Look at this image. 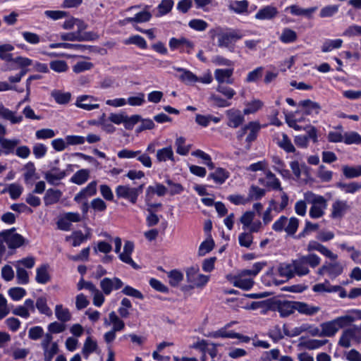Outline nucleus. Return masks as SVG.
Segmentation results:
<instances>
[{
  "mask_svg": "<svg viewBox=\"0 0 361 361\" xmlns=\"http://www.w3.org/2000/svg\"><path fill=\"white\" fill-rule=\"evenodd\" d=\"M278 14V10L276 7L266 6L258 11L255 14V18L258 20H271Z\"/></svg>",
  "mask_w": 361,
  "mask_h": 361,
  "instance_id": "14",
  "label": "nucleus"
},
{
  "mask_svg": "<svg viewBox=\"0 0 361 361\" xmlns=\"http://www.w3.org/2000/svg\"><path fill=\"white\" fill-rule=\"evenodd\" d=\"M61 194L59 190L48 189L44 197V204L50 205L56 203L61 198Z\"/></svg>",
  "mask_w": 361,
  "mask_h": 361,
  "instance_id": "25",
  "label": "nucleus"
},
{
  "mask_svg": "<svg viewBox=\"0 0 361 361\" xmlns=\"http://www.w3.org/2000/svg\"><path fill=\"white\" fill-rule=\"evenodd\" d=\"M307 250L308 252H311L313 250H317L322 255H324L325 257L331 259H337V255L334 254L331 250H329L327 247L322 245L321 243L315 241V240H310L307 245Z\"/></svg>",
  "mask_w": 361,
  "mask_h": 361,
  "instance_id": "11",
  "label": "nucleus"
},
{
  "mask_svg": "<svg viewBox=\"0 0 361 361\" xmlns=\"http://www.w3.org/2000/svg\"><path fill=\"white\" fill-rule=\"evenodd\" d=\"M0 59L6 62L2 67L4 71L17 70L18 66H29L32 63L31 59L26 57L13 58V54L6 52L1 48H0Z\"/></svg>",
  "mask_w": 361,
  "mask_h": 361,
  "instance_id": "3",
  "label": "nucleus"
},
{
  "mask_svg": "<svg viewBox=\"0 0 361 361\" xmlns=\"http://www.w3.org/2000/svg\"><path fill=\"white\" fill-rule=\"evenodd\" d=\"M214 245H215L214 241L212 239L211 234H209V238L207 240H205L204 241H203L199 247V250H198L199 256H204L207 253H209V252H211L213 250V248L214 247Z\"/></svg>",
  "mask_w": 361,
  "mask_h": 361,
  "instance_id": "32",
  "label": "nucleus"
},
{
  "mask_svg": "<svg viewBox=\"0 0 361 361\" xmlns=\"http://www.w3.org/2000/svg\"><path fill=\"white\" fill-rule=\"evenodd\" d=\"M16 278L17 283L18 284L25 285L29 283V275L27 271L18 265L16 267Z\"/></svg>",
  "mask_w": 361,
  "mask_h": 361,
  "instance_id": "54",
  "label": "nucleus"
},
{
  "mask_svg": "<svg viewBox=\"0 0 361 361\" xmlns=\"http://www.w3.org/2000/svg\"><path fill=\"white\" fill-rule=\"evenodd\" d=\"M73 239V246L78 247L81 243L87 240V236H83V233L81 231H74L71 236L66 237V240Z\"/></svg>",
  "mask_w": 361,
  "mask_h": 361,
  "instance_id": "55",
  "label": "nucleus"
},
{
  "mask_svg": "<svg viewBox=\"0 0 361 361\" xmlns=\"http://www.w3.org/2000/svg\"><path fill=\"white\" fill-rule=\"evenodd\" d=\"M228 118L227 126L232 128H237L240 126L244 121V115L237 109H230L226 111Z\"/></svg>",
  "mask_w": 361,
  "mask_h": 361,
  "instance_id": "8",
  "label": "nucleus"
},
{
  "mask_svg": "<svg viewBox=\"0 0 361 361\" xmlns=\"http://www.w3.org/2000/svg\"><path fill=\"white\" fill-rule=\"evenodd\" d=\"M89 176V170L80 169L71 177V181L77 185H82L88 180Z\"/></svg>",
  "mask_w": 361,
  "mask_h": 361,
  "instance_id": "31",
  "label": "nucleus"
},
{
  "mask_svg": "<svg viewBox=\"0 0 361 361\" xmlns=\"http://www.w3.org/2000/svg\"><path fill=\"white\" fill-rule=\"evenodd\" d=\"M233 73V69H216L214 73L215 78L219 83H223L226 79L231 78Z\"/></svg>",
  "mask_w": 361,
  "mask_h": 361,
  "instance_id": "48",
  "label": "nucleus"
},
{
  "mask_svg": "<svg viewBox=\"0 0 361 361\" xmlns=\"http://www.w3.org/2000/svg\"><path fill=\"white\" fill-rule=\"evenodd\" d=\"M55 314L56 318L63 323L67 322L71 319V314L69 310L63 308L61 305H57L55 307Z\"/></svg>",
  "mask_w": 361,
  "mask_h": 361,
  "instance_id": "33",
  "label": "nucleus"
},
{
  "mask_svg": "<svg viewBox=\"0 0 361 361\" xmlns=\"http://www.w3.org/2000/svg\"><path fill=\"white\" fill-rule=\"evenodd\" d=\"M177 71L182 72L180 80L186 84H192L198 80L197 77L190 71L182 68H177Z\"/></svg>",
  "mask_w": 361,
  "mask_h": 361,
  "instance_id": "38",
  "label": "nucleus"
},
{
  "mask_svg": "<svg viewBox=\"0 0 361 361\" xmlns=\"http://www.w3.org/2000/svg\"><path fill=\"white\" fill-rule=\"evenodd\" d=\"M227 329L225 327L221 328L220 329L209 333L207 335L208 337L217 338H232L233 336H236V335H233V331H227Z\"/></svg>",
  "mask_w": 361,
  "mask_h": 361,
  "instance_id": "52",
  "label": "nucleus"
},
{
  "mask_svg": "<svg viewBox=\"0 0 361 361\" xmlns=\"http://www.w3.org/2000/svg\"><path fill=\"white\" fill-rule=\"evenodd\" d=\"M299 220L296 217H291L289 219L288 226L285 228V231L289 235H293L298 228Z\"/></svg>",
  "mask_w": 361,
  "mask_h": 361,
  "instance_id": "63",
  "label": "nucleus"
},
{
  "mask_svg": "<svg viewBox=\"0 0 361 361\" xmlns=\"http://www.w3.org/2000/svg\"><path fill=\"white\" fill-rule=\"evenodd\" d=\"M110 322L114 324L113 329L114 331H121L124 329V322L118 318L115 312L112 311L109 314Z\"/></svg>",
  "mask_w": 361,
  "mask_h": 361,
  "instance_id": "58",
  "label": "nucleus"
},
{
  "mask_svg": "<svg viewBox=\"0 0 361 361\" xmlns=\"http://www.w3.org/2000/svg\"><path fill=\"white\" fill-rule=\"evenodd\" d=\"M263 105V103L260 100H254L248 103L247 108L243 110L244 115H248L257 111Z\"/></svg>",
  "mask_w": 361,
  "mask_h": 361,
  "instance_id": "62",
  "label": "nucleus"
},
{
  "mask_svg": "<svg viewBox=\"0 0 361 361\" xmlns=\"http://www.w3.org/2000/svg\"><path fill=\"white\" fill-rule=\"evenodd\" d=\"M197 265L190 267L186 269V280L189 283H194L197 288H202L208 281L209 276L204 274H197L199 271Z\"/></svg>",
  "mask_w": 361,
  "mask_h": 361,
  "instance_id": "5",
  "label": "nucleus"
},
{
  "mask_svg": "<svg viewBox=\"0 0 361 361\" xmlns=\"http://www.w3.org/2000/svg\"><path fill=\"white\" fill-rule=\"evenodd\" d=\"M16 231L15 228L7 229L0 233V238L7 243L8 247L11 249H16L22 246L25 239L18 233H13Z\"/></svg>",
  "mask_w": 361,
  "mask_h": 361,
  "instance_id": "4",
  "label": "nucleus"
},
{
  "mask_svg": "<svg viewBox=\"0 0 361 361\" xmlns=\"http://www.w3.org/2000/svg\"><path fill=\"white\" fill-rule=\"evenodd\" d=\"M125 44H135L140 48H145L147 46L145 39L140 35H134L124 41Z\"/></svg>",
  "mask_w": 361,
  "mask_h": 361,
  "instance_id": "59",
  "label": "nucleus"
},
{
  "mask_svg": "<svg viewBox=\"0 0 361 361\" xmlns=\"http://www.w3.org/2000/svg\"><path fill=\"white\" fill-rule=\"evenodd\" d=\"M355 336L354 329H347L344 330L338 341V345L343 348H349L351 345V339Z\"/></svg>",
  "mask_w": 361,
  "mask_h": 361,
  "instance_id": "23",
  "label": "nucleus"
},
{
  "mask_svg": "<svg viewBox=\"0 0 361 361\" xmlns=\"http://www.w3.org/2000/svg\"><path fill=\"white\" fill-rule=\"evenodd\" d=\"M261 127L258 122L256 121H250L249 122V133L245 139V141L247 142V149L250 148V144L255 141L257 137V134L260 130Z\"/></svg>",
  "mask_w": 361,
  "mask_h": 361,
  "instance_id": "20",
  "label": "nucleus"
},
{
  "mask_svg": "<svg viewBox=\"0 0 361 361\" xmlns=\"http://www.w3.org/2000/svg\"><path fill=\"white\" fill-rule=\"evenodd\" d=\"M97 344L96 341L92 340L91 337H87L82 348L84 356L87 358L89 355L96 350Z\"/></svg>",
  "mask_w": 361,
  "mask_h": 361,
  "instance_id": "47",
  "label": "nucleus"
},
{
  "mask_svg": "<svg viewBox=\"0 0 361 361\" xmlns=\"http://www.w3.org/2000/svg\"><path fill=\"white\" fill-rule=\"evenodd\" d=\"M151 17V13L145 10L136 13L134 17L126 18L124 21L127 23H145L149 21Z\"/></svg>",
  "mask_w": 361,
  "mask_h": 361,
  "instance_id": "30",
  "label": "nucleus"
},
{
  "mask_svg": "<svg viewBox=\"0 0 361 361\" xmlns=\"http://www.w3.org/2000/svg\"><path fill=\"white\" fill-rule=\"evenodd\" d=\"M44 350V361H51L54 356L59 352V346L56 342L51 343V346L49 348L47 347Z\"/></svg>",
  "mask_w": 361,
  "mask_h": 361,
  "instance_id": "61",
  "label": "nucleus"
},
{
  "mask_svg": "<svg viewBox=\"0 0 361 361\" xmlns=\"http://www.w3.org/2000/svg\"><path fill=\"white\" fill-rule=\"evenodd\" d=\"M8 295L13 300L18 301L26 295V290L20 287L11 288L8 290Z\"/></svg>",
  "mask_w": 361,
  "mask_h": 361,
  "instance_id": "57",
  "label": "nucleus"
},
{
  "mask_svg": "<svg viewBox=\"0 0 361 361\" xmlns=\"http://www.w3.org/2000/svg\"><path fill=\"white\" fill-rule=\"evenodd\" d=\"M97 183L95 181L90 183L85 188L80 190L74 197V200L80 202L82 200L86 199L88 196H92L96 194Z\"/></svg>",
  "mask_w": 361,
  "mask_h": 361,
  "instance_id": "16",
  "label": "nucleus"
},
{
  "mask_svg": "<svg viewBox=\"0 0 361 361\" xmlns=\"http://www.w3.org/2000/svg\"><path fill=\"white\" fill-rule=\"evenodd\" d=\"M266 265V262H256L253 264L252 268L251 269H243L240 273V276H255L258 274V273L262 269V268Z\"/></svg>",
  "mask_w": 361,
  "mask_h": 361,
  "instance_id": "39",
  "label": "nucleus"
},
{
  "mask_svg": "<svg viewBox=\"0 0 361 361\" xmlns=\"http://www.w3.org/2000/svg\"><path fill=\"white\" fill-rule=\"evenodd\" d=\"M50 68L56 73H64L68 69L66 61L63 60L51 61L49 63Z\"/></svg>",
  "mask_w": 361,
  "mask_h": 361,
  "instance_id": "45",
  "label": "nucleus"
},
{
  "mask_svg": "<svg viewBox=\"0 0 361 361\" xmlns=\"http://www.w3.org/2000/svg\"><path fill=\"white\" fill-rule=\"evenodd\" d=\"M295 310L302 314L313 316L319 312L320 307L310 305L304 302L295 301Z\"/></svg>",
  "mask_w": 361,
  "mask_h": 361,
  "instance_id": "13",
  "label": "nucleus"
},
{
  "mask_svg": "<svg viewBox=\"0 0 361 361\" xmlns=\"http://www.w3.org/2000/svg\"><path fill=\"white\" fill-rule=\"evenodd\" d=\"M47 301L46 298L39 297L37 298L36 302V307L39 310V312L42 314H46L47 316H50L51 314V310L47 306Z\"/></svg>",
  "mask_w": 361,
  "mask_h": 361,
  "instance_id": "49",
  "label": "nucleus"
},
{
  "mask_svg": "<svg viewBox=\"0 0 361 361\" xmlns=\"http://www.w3.org/2000/svg\"><path fill=\"white\" fill-rule=\"evenodd\" d=\"M23 188L17 183H11L8 186V192L12 200H17L22 194Z\"/></svg>",
  "mask_w": 361,
  "mask_h": 361,
  "instance_id": "56",
  "label": "nucleus"
},
{
  "mask_svg": "<svg viewBox=\"0 0 361 361\" xmlns=\"http://www.w3.org/2000/svg\"><path fill=\"white\" fill-rule=\"evenodd\" d=\"M326 268V273L331 279H335L338 276L341 275L343 272V268L342 265L338 262H326L325 263Z\"/></svg>",
  "mask_w": 361,
  "mask_h": 361,
  "instance_id": "26",
  "label": "nucleus"
},
{
  "mask_svg": "<svg viewBox=\"0 0 361 361\" xmlns=\"http://www.w3.org/2000/svg\"><path fill=\"white\" fill-rule=\"evenodd\" d=\"M20 141L18 139L9 140L4 138L2 136L0 137V145L4 149L5 154L13 153L15 147L20 143Z\"/></svg>",
  "mask_w": 361,
  "mask_h": 361,
  "instance_id": "22",
  "label": "nucleus"
},
{
  "mask_svg": "<svg viewBox=\"0 0 361 361\" xmlns=\"http://www.w3.org/2000/svg\"><path fill=\"white\" fill-rule=\"evenodd\" d=\"M156 195H158V184L154 186H149L147 190L145 201L147 207H158V204L152 201L154 196Z\"/></svg>",
  "mask_w": 361,
  "mask_h": 361,
  "instance_id": "37",
  "label": "nucleus"
},
{
  "mask_svg": "<svg viewBox=\"0 0 361 361\" xmlns=\"http://www.w3.org/2000/svg\"><path fill=\"white\" fill-rule=\"evenodd\" d=\"M51 49L56 48H64V49H74L80 51H85V50L90 49V46L80 44H71L67 42H59V43H52L49 45Z\"/></svg>",
  "mask_w": 361,
  "mask_h": 361,
  "instance_id": "19",
  "label": "nucleus"
},
{
  "mask_svg": "<svg viewBox=\"0 0 361 361\" xmlns=\"http://www.w3.org/2000/svg\"><path fill=\"white\" fill-rule=\"evenodd\" d=\"M348 209L349 206L346 201L337 200L332 204L331 217L333 219L342 218Z\"/></svg>",
  "mask_w": 361,
  "mask_h": 361,
  "instance_id": "12",
  "label": "nucleus"
},
{
  "mask_svg": "<svg viewBox=\"0 0 361 361\" xmlns=\"http://www.w3.org/2000/svg\"><path fill=\"white\" fill-rule=\"evenodd\" d=\"M329 341L327 339L324 340H317V339H308L302 343V345L307 350H312L319 348L323 346L326 343H327Z\"/></svg>",
  "mask_w": 361,
  "mask_h": 361,
  "instance_id": "36",
  "label": "nucleus"
},
{
  "mask_svg": "<svg viewBox=\"0 0 361 361\" xmlns=\"http://www.w3.org/2000/svg\"><path fill=\"white\" fill-rule=\"evenodd\" d=\"M116 195L118 198L128 200L131 203H136V190L128 185H118L116 188Z\"/></svg>",
  "mask_w": 361,
  "mask_h": 361,
  "instance_id": "10",
  "label": "nucleus"
},
{
  "mask_svg": "<svg viewBox=\"0 0 361 361\" xmlns=\"http://www.w3.org/2000/svg\"><path fill=\"white\" fill-rule=\"evenodd\" d=\"M354 321L355 318L353 316L345 315L329 322H323L320 325L321 334L323 336H333L340 329L349 326Z\"/></svg>",
  "mask_w": 361,
  "mask_h": 361,
  "instance_id": "2",
  "label": "nucleus"
},
{
  "mask_svg": "<svg viewBox=\"0 0 361 361\" xmlns=\"http://www.w3.org/2000/svg\"><path fill=\"white\" fill-rule=\"evenodd\" d=\"M343 44V40L341 39H327L322 47V52H329L335 49H339Z\"/></svg>",
  "mask_w": 361,
  "mask_h": 361,
  "instance_id": "35",
  "label": "nucleus"
},
{
  "mask_svg": "<svg viewBox=\"0 0 361 361\" xmlns=\"http://www.w3.org/2000/svg\"><path fill=\"white\" fill-rule=\"evenodd\" d=\"M134 250V243L131 241H126L124 244L123 252L119 254V259L124 263L130 264L135 269L139 268V266L133 260L130 255Z\"/></svg>",
  "mask_w": 361,
  "mask_h": 361,
  "instance_id": "9",
  "label": "nucleus"
},
{
  "mask_svg": "<svg viewBox=\"0 0 361 361\" xmlns=\"http://www.w3.org/2000/svg\"><path fill=\"white\" fill-rule=\"evenodd\" d=\"M271 309L277 311L281 317H287L293 314L295 310V301L275 300L271 305Z\"/></svg>",
  "mask_w": 361,
  "mask_h": 361,
  "instance_id": "6",
  "label": "nucleus"
},
{
  "mask_svg": "<svg viewBox=\"0 0 361 361\" xmlns=\"http://www.w3.org/2000/svg\"><path fill=\"white\" fill-rule=\"evenodd\" d=\"M295 274L298 276H302L309 274L310 270L307 267L306 258L304 256H300L298 259L292 261Z\"/></svg>",
  "mask_w": 361,
  "mask_h": 361,
  "instance_id": "15",
  "label": "nucleus"
},
{
  "mask_svg": "<svg viewBox=\"0 0 361 361\" xmlns=\"http://www.w3.org/2000/svg\"><path fill=\"white\" fill-rule=\"evenodd\" d=\"M167 276L169 278V283L172 287L178 286L184 277L183 274L178 269H173L167 272Z\"/></svg>",
  "mask_w": 361,
  "mask_h": 361,
  "instance_id": "28",
  "label": "nucleus"
},
{
  "mask_svg": "<svg viewBox=\"0 0 361 361\" xmlns=\"http://www.w3.org/2000/svg\"><path fill=\"white\" fill-rule=\"evenodd\" d=\"M254 285V281L252 279H242L241 276L238 277L233 282V286L245 290H248Z\"/></svg>",
  "mask_w": 361,
  "mask_h": 361,
  "instance_id": "40",
  "label": "nucleus"
},
{
  "mask_svg": "<svg viewBox=\"0 0 361 361\" xmlns=\"http://www.w3.org/2000/svg\"><path fill=\"white\" fill-rule=\"evenodd\" d=\"M278 145L288 153L295 152V148L292 144L291 140L285 133H283L282 140L278 142Z\"/></svg>",
  "mask_w": 361,
  "mask_h": 361,
  "instance_id": "44",
  "label": "nucleus"
},
{
  "mask_svg": "<svg viewBox=\"0 0 361 361\" xmlns=\"http://www.w3.org/2000/svg\"><path fill=\"white\" fill-rule=\"evenodd\" d=\"M230 173L226 169L219 167L214 172L210 173L207 176V179H212L214 181L219 185L223 184L226 179L229 178Z\"/></svg>",
  "mask_w": 361,
  "mask_h": 361,
  "instance_id": "17",
  "label": "nucleus"
},
{
  "mask_svg": "<svg viewBox=\"0 0 361 361\" xmlns=\"http://www.w3.org/2000/svg\"><path fill=\"white\" fill-rule=\"evenodd\" d=\"M304 198L305 202H307L309 204H312V205L323 204V207H327L326 200L323 196L316 195L311 191H307L305 192L304 194Z\"/></svg>",
  "mask_w": 361,
  "mask_h": 361,
  "instance_id": "21",
  "label": "nucleus"
},
{
  "mask_svg": "<svg viewBox=\"0 0 361 361\" xmlns=\"http://www.w3.org/2000/svg\"><path fill=\"white\" fill-rule=\"evenodd\" d=\"M297 39V34L289 28H285L280 37V40L283 43H292Z\"/></svg>",
  "mask_w": 361,
  "mask_h": 361,
  "instance_id": "43",
  "label": "nucleus"
},
{
  "mask_svg": "<svg viewBox=\"0 0 361 361\" xmlns=\"http://www.w3.org/2000/svg\"><path fill=\"white\" fill-rule=\"evenodd\" d=\"M343 142L346 145L361 144V136L354 131L345 133L344 134Z\"/></svg>",
  "mask_w": 361,
  "mask_h": 361,
  "instance_id": "51",
  "label": "nucleus"
},
{
  "mask_svg": "<svg viewBox=\"0 0 361 361\" xmlns=\"http://www.w3.org/2000/svg\"><path fill=\"white\" fill-rule=\"evenodd\" d=\"M51 96L54 98L56 103L60 104H66L68 103L71 97L70 92L62 93L59 91L52 92Z\"/></svg>",
  "mask_w": 361,
  "mask_h": 361,
  "instance_id": "50",
  "label": "nucleus"
},
{
  "mask_svg": "<svg viewBox=\"0 0 361 361\" xmlns=\"http://www.w3.org/2000/svg\"><path fill=\"white\" fill-rule=\"evenodd\" d=\"M300 110L295 113L301 112L303 115L319 114L321 111V106L318 102H313L309 99L301 100L298 104Z\"/></svg>",
  "mask_w": 361,
  "mask_h": 361,
  "instance_id": "7",
  "label": "nucleus"
},
{
  "mask_svg": "<svg viewBox=\"0 0 361 361\" xmlns=\"http://www.w3.org/2000/svg\"><path fill=\"white\" fill-rule=\"evenodd\" d=\"M266 193L264 189L260 188L258 186L252 185L249 190L248 200H261Z\"/></svg>",
  "mask_w": 361,
  "mask_h": 361,
  "instance_id": "42",
  "label": "nucleus"
},
{
  "mask_svg": "<svg viewBox=\"0 0 361 361\" xmlns=\"http://www.w3.org/2000/svg\"><path fill=\"white\" fill-rule=\"evenodd\" d=\"M279 276L286 277L287 279H292L294 276L295 271L292 264L281 263L278 267Z\"/></svg>",
  "mask_w": 361,
  "mask_h": 361,
  "instance_id": "29",
  "label": "nucleus"
},
{
  "mask_svg": "<svg viewBox=\"0 0 361 361\" xmlns=\"http://www.w3.org/2000/svg\"><path fill=\"white\" fill-rule=\"evenodd\" d=\"M264 68L259 66L256 68L255 70L248 73L245 81L247 82H257L259 78L262 77Z\"/></svg>",
  "mask_w": 361,
  "mask_h": 361,
  "instance_id": "53",
  "label": "nucleus"
},
{
  "mask_svg": "<svg viewBox=\"0 0 361 361\" xmlns=\"http://www.w3.org/2000/svg\"><path fill=\"white\" fill-rule=\"evenodd\" d=\"M158 207H147L148 215L146 219L147 225L149 227L156 225L158 223V216L157 214Z\"/></svg>",
  "mask_w": 361,
  "mask_h": 361,
  "instance_id": "46",
  "label": "nucleus"
},
{
  "mask_svg": "<svg viewBox=\"0 0 361 361\" xmlns=\"http://www.w3.org/2000/svg\"><path fill=\"white\" fill-rule=\"evenodd\" d=\"M336 186L345 193L354 194L361 189V184L358 182H351L345 183L338 182Z\"/></svg>",
  "mask_w": 361,
  "mask_h": 361,
  "instance_id": "24",
  "label": "nucleus"
},
{
  "mask_svg": "<svg viewBox=\"0 0 361 361\" xmlns=\"http://www.w3.org/2000/svg\"><path fill=\"white\" fill-rule=\"evenodd\" d=\"M188 25L195 30L204 31L207 28L208 23L202 19H192L190 20Z\"/></svg>",
  "mask_w": 361,
  "mask_h": 361,
  "instance_id": "60",
  "label": "nucleus"
},
{
  "mask_svg": "<svg viewBox=\"0 0 361 361\" xmlns=\"http://www.w3.org/2000/svg\"><path fill=\"white\" fill-rule=\"evenodd\" d=\"M338 6L336 5L326 6L320 11L319 16L322 18H329L333 16L338 12Z\"/></svg>",
  "mask_w": 361,
  "mask_h": 361,
  "instance_id": "64",
  "label": "nucleus"
},
{
  "mask_svg": "<svg viewBox=\"0 0 361 361\" xmlns=\"http://www.w3.org/2000/svg\"><path fill=\"white\" fill-rule=\"evenodd\" d=\"M48 269L49 265L46 264L37 268L35 280L38 283L45 284L51 280Z\"/></svg>",
  "mask_w": 361,
  "mask_h": 361,
  "instance_id": "18",
  "label": "nucleus"
},
{
  "mask_svg": "<svg viewBox=\"0 0 361 361\" xmlns=\"http://www.w3.org/2000/svg\"><path fill=\"white\" fill-rule=\"evenodd\" d=\"M343 176L348 179L357 178L361 176V165L350 166L345 165L342 167Z\"/></svg>",
  "mask_w": 361,
  "mask_h": 361,
  "instance_id": "27",
  "label": "nucleus"
},
{
  "mask_svg": "<svg viewBox=\"0 0 361 361\" xmlns=\"http://www.w3.org/2000/svg\"><path fill=\"white\" fill-rule=\"evenodd\" d=\"M89 98H93L92 97H90L88 95H82L78 97L75 105L81 109H83L87 111H91L95 109H98L99 105L98 104H87L84 103L83 102L86 101Z\"/></svg>",
  "mask_w": 361,
  "mask_h": 361,
  "instance_id": "34",
  "label": "nucleus"
},
{
  "mask_svg": "<svg viewBox=\"0 0 361 361\" xmlns=\"http://www.w3.org/2000/svg\"><path fill=\"white\" fill-rule=\"evenodd\" d=\"M66 173L65 171H59L56 173H52L51 172H47L45 173L44 178L49 184L56 185H58V183H56V181L63 179L66 176Z\"/></svg>",
  "mask_w": 361,
  "mask_h": 361,
  "instance_id": "41",
  "label": "nucleus"
},
{
  "mask_svg": "<svg viewBox=\"0 0 361 361\" xmlns=\"http://www.w3.org/2000/svg\"><path fill=\"white\" fill-rule=\"evenodd\" d=\"M208 34L212 39L217 38V46L219 47L226 48L231 52L234 51L235 43L244 36L240 30L220 26L211 29Z\"/></svg>",
  "mask_w": 361,
  "mask_h": 361,
  "instance_id": "1",
  "label": "nucleus"
}]
</instances>
